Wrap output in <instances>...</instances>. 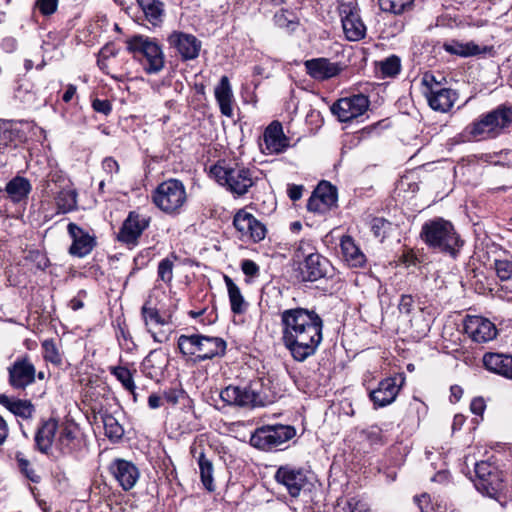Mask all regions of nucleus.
<instances>
[{"label": "nucleus", "instance_id": "obj_47", "mask_svg": "<svg viewBox=\"0 0 512 512\" xmlns=\"http://www.w3.org/2000/svg\"><path fill=\"white\" fill-rule=\"evenodd\" d=\"M16 461L18 464V468L20 469L21 473L25 475L26 478H28L30 481L34 483H38L40 481V476L35 472L29 460H27L22 453L16 454Z\"/></svg>", "mask_w": 512, "mask_h": 512}, {"label": "nucleus", "instance_id": "obj_53", "mask_svg": "<svg viewBox=\"0 0 512 512\" xmlns=\"http://www.w3.org/2000/svg\"><path fill=\"white\" fill-rule=\"evenodd\" d=\"M362 435L371 446L384 444L382 430L378 426H371L367 428L362 431Z\"/></svg>", "mask_w": 512, "mask_h": 512}, {"label": "nucleus", "instance_id": "obj_56", "mask_svg": "<svg viewBox=\"0 0 512 512\" xmlns=\"http://www.w3.org/2000/svg\"><path fill=\"white\" fill-rule=\"evenodd\" d=\"M265 236V226L255 218V223L252 224V227L249 229V232H247L245 237H249L254 242H260L265 238Z\"/></svg>", "mask_w": 512, "mask_h": 512}, {"label": "nucleus", "instance_id": "obj_44", "mask_svg": "<svg viewBox=\"0 0 512 512\" xmlns=\"http://www.w3.org/2000/svg\"><path fill=\"white\" fill-rule=\"evenodd\" d=\"M315 194H317L321 199L325 200L327 204L331 207H334L337 202V191L334 186H332L328 182H321L317 188L315 189Z\"/></svg>", "mask_w": 512, "mask_h": 512}, {"label": "nucleus", "instance_id": "obj_6", "mask_svg": "<svg viewBox=\"0 0 512 512\" xmlns=\"http://www.w3.org/2000/svg\"><path fill=\"white\" fill-rule=\"evenodd\" d=\"M152 201L165 214L178 215L187 202L185 185L178 179L165 180L153 191Z\"/></svg>", "mask_w": 512, "mask_h": 512}, {"label": "nucleus", "instance_id": "obj_48", "mask_svg": "<svg viewBox=\"0 0 512 512\" xmlns=\"http://www.w3.org/2000/svg\"><path fill=\"white\" fill-rule=\"evenodd\" d=\"M343 512H371L370 505L359 496H354L347 499Z\"/></svg>", "mask_w": 512, "mask_h": 512}, {"label": "nucleus", "instance_id": "obj_54", "mask_svg": "<svg viewBox=\"0 0 512 512\" xmlns=\"http://www.w3.org/2000/svg\"><path fill=\"white\" fill-rule=\"evenodd\" d=\"M401 66H375L374 75L379 80L395 78L400 73Z\"/></svg>", "mask_w": 512, "mask_h": 512}, {"label": "nucleus", "instance_id": "obj_28", "mask_svg": "<svg viewBox=\"0 0 512 512\" xmlns=\"http://www.w3.org/2000/svg\"><path fill=\"white\" fill-rule=\"evenodd\" d=\"M215 98L223 115H233V92L227 76H222L215 87Z\"/></svg>", "mask_w": 512, "mask_h": 512}, {"label": "nucleus", "instance_id": "obj_50", "mask_svg": "<svg viewBox=\"0 0 512 512\" xmlns=\"http://www.w3.org/2000/svg\"><path fill=\"white\" fill-rule=\"evenodd\" d=\"M331 206L321 199L315 192L312 193L307 202V209L310 212L325 214L331 210Z\"/></svg>", "mask_w": 512, "mask_h": 512}, {"label": "nucleus", "instance_id": "obj_8", "mask_svg": "<svg viewBox=\"0 0 512 512\" xmlns=\"http://www.w3.org/2000/svg\"><path fill=\"white\" fill-rule=\"evenodd\" d=\"M36 367L28 355H22L8 367V382L15 390H25L36 379Z\"/></svg>", "mask_w": 512, "mask_h": 512}, {"label": "nucleus", "instance_id": "obj_36", "mask_svg": "<svg viewBox=\"0 0 512 512\" xmlns=\"http://www.w3.org/2000/svg\"><path fill=\"white\" fill-rule=\"evenodd\" d=\"M55 202L61 213L73 211L77 206V193L74 189L64 188L58 192Z\"/></svg>", "mask_w": 512, "mask_h": 512}, {"label": "nucleus", "instance_id": "obj_62", "mask_svg": "<svg viewBox=\"0 0 512 512\" xmlns=\"http://www.w3.org/2000/svg\"><path fill=\"white\" fill-rule=\"evenodd\" d=\"M422 84L426 87L425 91H429L432 88H441L440 82H438L435 76L431 73H425L423 75Z\"/></svg>", "mask_w": 512, "mask_h": 512}, {"label": "nucleus", "instance_id": "obj_21", "mask_svg": "<svg viewBox=\"0 0 512 512\" xmlns=\"http://www.w3.org/2000/svg\"><path fill=\"white\" fill-rule=\"evenodd\" d=\"M482 362L489 372L512 380V355L487 352L483 355Z\"/></svg>", "mask_w": 512, "mask_h": 512}, {"label": "nucleus", "instance_id": "obj_27", "mask_svg": "<svg viewBox=\"0 0 512 512\" xmlns=\"http://www.w3.org/2000/svg\"><path fill=\"white\" fill-rule=\"evenodd\" d=\"M340 248L344 260L350 267L360 268L366 264L365 254L356 245L351 236L346 235L341 238Z\"/></svg>", "mask_w": 512, "mask_h": 512}, {"label": "nucleus", "instance_id": "obj_9", "mask_svg": "<svg viewBox=\"0 0 512 512\" xmlns=\"http://www.w3.org/2000/svg\"><path fill=\"white\" fill-rule=\"evenodd\" d=\"M127 50L135 56L142 55L149 64H163L164 53L156 39L143 35H134L126 40Z\"/></svg>", "mask_w": 512, "mask_h": 512}, {"label": "nucleus", "instance_id": "obj_59", "mask_svg": "<svg viewBox=\"0 0 512 512\" xmlns=\"http://www.w3.org/2000/svg\"><path fill=\"white\" fill-rule=\"evenodd\" d=\"M36 6L44 15L53 14L58 6V0H37Z\"/></svg>", "mask_w": 512, "mask_h": 512}, {"label": "nucleus", "instance_id": "obj_35", "mask_svg": "<svg viewBox=\"0 0 512 512\" xmlns=\"http://www.w3.org/2000/svg\"><path fill=\"white\" fill-rule=\"evenodd\" d=\"M198 465L200 470V478L203 486L209 491L215 490L214 478H213V465L212 462L206 458L204 452H201L198 456Z\"/></svg>", "mask_w": 512, "mask_h": 512}, {"label": "nucleus", "instance_id": "obj_7", "mask_svg": "<svg viewBox=\"0 0 512 512\" xmlns=\"http://www.w3.org/2000/svg\"><path fill=\"white\" fill-rule=\"evenodd\" d=\"M296 434L290 425H266L257 428L250 437V444L263 451L277 449Z\"/></svg>", "mask_w": 512, "mask_h": 512}, {"label": "nucleus", "instance_id": "obj_51", "mask_svg": "<svg viewBox=\"0 0 512 512\" xmlns=\"http://www.w3.org/2000/svg\"><path fill=\"white\" fill-rule=\"evenodd\" d=\"M391 229V223L382 217H375L371 220V231L377 238L384 239Z\"/></svg>", "mask_w": 512, "mask_h": 512}, {"label": "nucleus", "instance_id": "obj_20", "mask_svg": "<svg viewBox=\"0 0 512 512\" xmlns=\"http://www.w3.org/2000/svg\"><path fill=\"white\" fill-rule=\"evenodd\" d=\"M446 52L460 57H471L484 54H491L493 46L478 44L474 41L450 40L444 43Z\"/></svg>", "mask_w": 512, "mask_h": 512}, {"label": "nucleus", "instance_id": "obj_5", "mask_svg": "<svg viewBox=\"0 0 512 512\" xmlns=\"http://www.w3.org/2000/svg\"><path fill=\"white\" fill-rule=\"evenodd\" d=\"M210 173L216 181L237 196H243L248 193L258 180V169L256 167H225L222 165H214L210 169Z\"/></svg>", "mask_w": 512, "mask_h": 512}, {"label": "nucleus", "instance_id": "obj_42", "mask_svg": "<svg viewBox=\"0 0 512 512\" xmlns=\"http://www.w3.org/2000/svg\"><path fill=\"white\" fill-rule=\"evenodd\" d=\"M253 223H255V217L245 210H239L233 219V225L241 233L242 237H245L247 232H249Z\"/></svg>", "mask_w": 512, "mask_h": 512}, {"label": "nucleus", "instance_id": "obj_31", "mask_svg": "<svg viewBox=\"0 0 512 512\" xmlns=\"http://www.w3.org/2000/svg\"><path fill=\"white\" fill-rule=\"evenodd\" d=\"M31 188V184L26 178L17 176L6 184L5 191L13 202H20L28 197Z\"/></svg>", "mask_w": 512, "mask_h": 512}, {"label": "nucleus", "instance_id": "obj_26", "mask_svg": "<svg viewBox=\"0 0 512 512\" xmlns=\"http://www.w3.org/2000/svg\"><path fill=\"white\" fill-rule=\"evenodd\" d=\"M58 429V423L55 419L43 421L35 434V445L37 449L44 454H48Z\"/></svg>", "mask_w": 512, "mask_h": 512}, {"label": "nucleus", "instance_id": "obj_49", "mask_svg": "<svg viewBox=\"0 0 512 512\" xmlns=\"http://www.w3.org/2000/svg\"><path fill=\"white\" fill-rule=\"evenodd\" d=\"M494 269L501 281L512 279V262L507 259H495Z\"/></svg>", "mask_w": 512, "mask_h": 512}, {"label": "nucleus", "instance_id": "obj_1", "mask_svg": "<svg viewBox=\"0 0 512 512\" xmlns=\"http://www.w3.org/2000/svg\"><path fill=\"white\" fill-rule=\"evenodd\" d=\"M282 342L295 361L313 356L323 340V320L315 310L296 307L280 313Z\"/></svg>", "mask_w": 512, "mask_h": 512}, {"label": "nucleus", "instance_id": "obj_57", "mask_svg": "<svg viewBox=\"0 0 512 512\" xmlns=\"http://www.w3.org/2000/svg\"><path fill=\"white\" fill-rule=\"evenodd\" d=\"M496 472V469L486 461L477 462L475 464V473L477 477L476 480H482L487 477H491V475H493Z\"/></svg>", "mask_w": 512, "mask_h": 512}, {"label": "nucleus", "instance_id": "obj_15", "mask_svg": "<svg viewBox=\"0 0 512 512\" xmlns=\"http://www.w3.org/2000/svg\"><path fill=\"white\" fill-rule=\"evenodd\" d=\"M109 472L123 490H131L140 477L138 467L132 462L122 458L114 459L109 465Z\"/></svg>", "mask_w": 512, "mask_h": 512}, {"label": "nucleus", "instance_id": "obj_16", "mask_svg": "<svg viewBox=\"0 0 512 512\" xmlns=\"http://www.w3.org/2000/svg\"><path fill=\"white\" fill-rule=\"evenodd\" d=\"M169 46L180 54L182 60L188 61L195 59L201 50V42L191 34L174 31L168 38Z\"/></svg>", "mask_w": 512, "mask_h": 512}, {"label": "nucleus", "instance_id": "obj_61", "mask_svg": "<svg viewBox=\"0 0 512 512\" xmlns=\"http://www.w3.org/2000/svg\"><path fill=\"white\" fill-rule=\"evenodd\" d=\"M92 107L96 112L104 115H108L112 110L111 103L108 100L95 99Z\"/></svg>", "mask_w": 512, "mask_h": 512}, {"label": "nucleus", "instance_id": "obj_24", "mask_svg": "<svg viewBox=\"0 0 512 512\" xmlns=\"http://www.w3.org/2000/svg\"><path fill=\"white\" fill-rule=\"evenodd\" d=\"M0 404L22 420L32 419L36 412L35 406L30 400L20 399L6 394H0Z\"/></svg>", "mask_w": 512, "mask_h": 512}, {"label": "nucleus", "instance_id": "obj_4", "mask_svg": "<svg viewBox=\"0 0 512 512\" xmlns=\"http://www.w3.org/2000/svg\"><path fill=\"white\" fill-rule=\"evenodd\" d=\"M512 124V106L500 105L482 114L466 127V132L477 140L493 139Z\"/></svg>", "mask_w": 512, "mask_h": 512}, {"label": "nucleus", "instance_id": "obj_29", "mask_svg": "<svg viewBox=\"0 0 512 512\" xmlns=\"http://www.w3.org/2000/svg\"><path fill=\"white\" fill-rule=\"evenodd\" d=\"M200 344V361L223 356L227 346L224 339L205 335H202Z\"/></svg>", "mask_w": 512, "mask_h": 512}, {"label": "nucleus", "instance_id": "obj_3", "mask_svg": "<svg viewBox=\"0 0 512 512\" xmlns=\"http://www.w3.org/2000/svg\"><path fill=\"white\" fill-rule=\"evenodd\" d=\"M420 237L430 248L453 256L462 246L453 224L441 217L426 221L422 225Z\"/></svg>", "mask_w": 512, "mask_h": 512}, {"label": "nucleus", "instance_id": "obj_45", "mask_svg": "<svg viewBox=\"0 0 512 512\" xmlns=\"http://www.w3.org/2000/svg\"><path fill=\"white\" fill-rule=\"evenodd\" d=\"M414 0H379L382 11L394 14L402 13Z\"/></svg>", "mask_w": 512, "mask_h": 512}, {"label": "nucleus", "instance_id": "obj_17", "mask_svg": "<svg viewBox=\"0 0 512 512\" xmlns=\"http://www.w3.org/2000/svg\"><path fill=\"white\" fill-rule=\"evenodd\" d=\"M67 231L72 239V244L69 248L70 255L83 258L91 253L96 246L95 237L77 224L70 222L67 226Z\"/></svg>", "mask_w": 512, "mask_h": 512}, {"label": "nucleus", "instance_id": "obj_23", "mask_svg": "<svg viewBox=\"0 0 512 512\" xmlns=\"http://www.w3.org/2000/svg\"><path fill=\"white\" fill-rule=\"evenodd\" d=\"M424 94L431 109L442 113L448 112L457 99L456 93L448 88H432Z\"/></svg>", "mask_w": 512, "mask_h": 512}, {"label": "nucleus", "instance_id": "obj_63", "mask_svg": "<svg viewBox=\"0 0 512 512\" xmlns=\"http://www.w3.org/2000/svg\"><path fill=\"white\" fill-rule=\"evenodd\" d=\"M313 250L314 248L311 245L310 241L301 240L296 250V256L298 258L302 256L306 258V255H308L309 252H313Z\"/></svg>", "mask_w": 512, "mask_h": 512}, {"label": "nucleus", "instance_id": "obj_2", "mask_svg": "<svg viewBox=\"0 0 512 512\" xmlns=\"http://www.w3.org/2000/svg\"><path fill=\"white\" fill-rule=\"evenodd\" d=\"M221 400L230 406L242 408L264 407L275 401L270 381L255 379L244 386L229 385L220 391Z\"/></svg>", "mask_w": 512, "mask_h": 512}, {"label": "nucleus", "instance_id": "obj_18", "mask_svg": "<svg viewBox=\"0 0 512 512\" xmlns=\"http://www.w3.org/2000/svg\"><path fill=\"white\" fill-rule=\"evenodd\" d=\"M401 384L397 383L396 377H388L381 380L376 389L369 393V398L375 408L386 407L393 403L400 391Z\"/></svg>", "mask_w": 512, "mask_h": 512}, {"label": "nucleus", "instance_id": "obj_40", "mask_svg": "<svg viewBox=\"0 0 512 512\" xmlns=\"http://www.w3.org/2000/svg\"><path fill=\"white\" fill-rule=\"evenodd\" d=\"M141 315L145 325H166L168 321L162 317L156 307L151 306V302L147 301L141 308Z\"/></svg>", "mask_w": 512, "mask_h": 512}, {"label": "nucleus", "instance_id": "obj_37", "mask_svg": "<svg viewBox=\"0 0 512 512\" xmlns=\"http://www.w3.org/2000/svg\"><path fill=\"white\" fill-rule=\"evenodd\" d=\"M109 371L122 384L123 388L133 395L134 400H136V385L133 379V373L124 366H112L109 368Z\"/></svg>", "mask_w": 512, "mask_h": 512}, {"label": "nucleus", "instance_id": "obj_10", "mask_svg": "<svg viewBox=\"0 0 512 512\" xmlns=\"http://www.w3.org/2000/svg\"><path fill=\"white\" fill-rule=\"evenodd\" d=\"M149 224V216L137 211H131L124 220L117 239L129 247H135L142 233L149 227Z\"/></svg>", "mask_w": 512, "mask_h": 512}, {"label": "nucleus", "instance_id": "obj_58", "mask_svg": "<svg viewBox=\"0 0 512 512\" xmlns=\"http://www.w3.org/2000/svg\"><path fill=\"white\" fill-rule=\"evenodd\" d=\"M398 310L401 314L409 315L414 310V299L410 294H402L398 303Z\"/></svg>", "mask_w": 512, "mask_h": 512}, {"label": "nucleus", "instance_id": "obj_11", "mask_svg": "<svg viewBox=\"0 0 512 512\" xmlns=\"http://www.w3.org/2000/svg\"><path fill=\"white\" fill-rule=\"evenodd\" d=\"M368 96L356 94L350 97L339 99L333 104L331 110L341 122H349L362 116L369 108Z\"/></svg>", "mask_w": 512, "mask_h": 512}, {"label": "nucleus", "instance_id": "obj_55", "mask_svg": "<svg viewBox=\"0 0 512 512\" xmlns=\"http://www.w3.org/2000/svg\"><path fill=\"white\" fill-rule=\"evenodd\" d=\"M15 135L8 122H0V149L7 147Z\"/></svg>", "mask_w": 512, "mask_h": 512}, {"label": "nucleus", "instance_id": "obj_46", "mask_svg": "<svg viewBox=\"0 0 512 512\" xmlns=\"http://www.w3.org/2000/svg\"><path fill=\"white\" fill-rule=\"evenodd\" d=\"M274 22L279 28L286 29L287 31H294L298 25L294 15L284 10L274 15Z\"/></svg>", "mask_w": 512, "mask_h": 512}, {"label": "nucleus", "instance_id": "obj_14", "mask_svg": "<svg viewBox=\"0 0 512 512\" xmlns=\"http://www.w3.org/2000/svg\"><path fill=\"white\" fill-rule=\"evenodd\" d=\"M278 484L283 485L291 497L299 496L307 483V476L302 468L291 465L280 466L274 476Z\"/></svg>", "mask_w": 512, "mask_h": 512}, {"label": "nucleus", "instance_id": "obj_43", "mask_svg": "<svg viewBox=\"0 0 512 512\" xmlns=\"http://www.w3.org/2000/svg\"><path fill=\"white\" fill-rule=\"evenodd\" d=\"M42 349L43 357L46 361H49L55 365H60L62 363L61 354L54 340L47 339L43 341Z\"/></svg>", "mask_w": 512, "mask_h": 512}, {"label": "nucleus", "instance_id": "obj_60", "mask_svg": "<svg viewBox=\"0 0 512 512\" xmlns=\"http://www.w3.org/2000/svg\"><path fill=\"white\" fill-rule=\"evenodd\" d=\"M241 269L246 276L256 277L259 275V266L250 259L241 262Z\"/></svg>", "mask_w": 512, "mask_h": 512}, {"label": "nucleus", "instance_id": "obj_38", "mask_svg": "<svg viewBox=\"0 0 512 512\" xmlns=\"http://www.w3.org/2000/svg\"><path fill=\"white\" fill-rule=\"evenodd\" d=\"M101 419L104 425L105 435L111 441H118L123 437L124 429L112 414L104 413L101 415Z\"/></svg>", "mask_w": 512, "mask_h": 512}, {"label": "nucleus", "instance_id": "obj_34", "mask_svg": "<svg viewBox=\"0 0 512 512\" xmlns=\"http://www.w3.org/2000/svg\"><path fill=\"white\" fill-rule=\"evenodd\" d=\"M476 489L489 497H496V495L503 489V481L500 479L498 473H494L491 477L475 481Z\"/></svg>", "mask_w": 512, "mask_h": 512}, {"label": "nucleus", "instance_id": "obj_39", "mask_svg": "<svg viewBox=\"0 0 512 512\" xmlns=\"http://www.w3.org/2000/svg\"><path fill=\"white\" fill-rule=\"evenodd\" d=\"M305 70L308 75L318 81L335 77L341 71L339 66H305Z\"/></svg>", "mask_w": 512, "mask_h": 512}, {"label": "nucleus", "instance_id": "obj_25", "mask_svg": "<svg viewBox=\"0 0 512 512\" xmlns=\"http://www.w3.org/2000/svg\"><path fill=\"white\" fill-rule=\"evenodd\" d=\"M79 428L74 423H66L61 426L58 437L56 439L57 447L64 454L74 452L80 445Z\"/></svg>", "mask_w": 512, "mask_h": 512}, {"label": "nucleus", "instance_id": "obj_33", "mask_svg": "<svg viewBox=\"0 0 512 512\" xmlns=\"http://www.w3.org/2000/svg\"><path fill=\"white\" fill-rule=\"evenodd\" d=\"M201 334L180 335L178 338V348L183 355L196 356L200 361V343Z\"/></svg>", "mask_w": 512, "mask_h": 512}, {"label": "nucleus", "instance_id": "obj_52", "mask_svg": "<svg viewBox=\"0 0 512 512\" xmlns=\"http://www.w3.org/2000/svg\"><path fill=\"white\" fill-rule=\"evenodd\" d=\"M101 167L103 172L106 174L107 182L113 181L114 175L118 174L120 170L119 163L113 157H105L102 160Z\"/></svg>", "mask_w": 512, "mask_h": 512}, {"label": "nucleus", "instance_id": "obj_30", "mask_svg": "<svg viewBox=\"0 0 512 512\" xmlns=\"http://www.w3.org/2000/svg\"><path fill=\"white\" fill-rule=\"evenodd\" d=\"M223 279L227 287L231 311L234 314L244 313L247 310L248 303L245 301L240 288L228 275H224Z\"/></svg>", "mask_w": 512, "mask_h": 512}, {"label": "nucleus", "instance_id": "obj_41", "mask_svg": "<svg viewBox=\"0 0 512 512\" xmlns=\"http://www.w3.org/2000/svg\"><path fill=\"white\" fill-rule=\"evenodd\" d=\"M170 257H166L162 259L157 268V277L158 281H162L167 285H170L173 280V269H174V260L177 259L175 255Z\"/></svg>", "mask_w": 512, "mask_h": 512}, {"label": "nucleus", "instance_id": "obj_22", "mask_svg": "<svg viewBox=\"0 0 512 512\" xmlns=\"http://www.w3.org/2000/svg\"><path fill=\"white\" fill-rule=\"evenodd\" d=\"M329 261L316 252H309L301 268L303 280L314 282L326 276Z\"/></svg>", "mask_w": 512, "mask_h": 512}, {"label": "nucleus", "instance_id": "obj_12", "mask_svg": "<svg viewBox=\"0 0 512 512\" xmlns=\"http://www.w3.org/2000/svg\"><path fill=\"white\" fill-rule=\"evenodd\" d=\"M340 16L344 35L349 41H359L366 35V25L364 24L359 10L351 3L342 4L340 7Z\"/></svg>", "mask_w": 512, "mask_h": 512}, {"label": "nucleus", "instance_id": "obj_13", "mask_svg": "<svg viewBox=\"0 0 512 512\" xmlns=\"http://www.w3.org/2000/svg\"><path fill=\"white\" fill-rule=\"evenodd\" d=\"M465 333L477 343L493 340L497 335V328L489 319L482 316H466L464 320Z\"/></svg>", "mask_w": 512, "mask_h": 512}, {"label": "nucleus", "instance_id": "obj_32", "mask_svg": "<svg viewBox=\"0 0 512 512\" xmlns=\"http://www.w3.org/2000/svg\"><path fill=\"white\" fill-rule=\"evenodd\" d=\"M144 13L145 19L153 26H158L163 21L164 8L160 0H136Z\"/></svg>", "mask_w": 512, "mask_h": 512}, {"label": "nucleus", "instance_id": "obj_19", "mask_svg": "<svg viewBox=\"0 0 512 512\" xmlns=\"http://www.w3.org/2000/svg\"><path fill=\"white\" fill-rule=\"evenodd\" d=\"M264 147L262 151L266 154H279L289 147V139L283 133V127L280 122L273 121L265 129Z\"/></svg>", "mask_w": 512, "mask_h": 512}, {"label": "nucleus", "instance_id": "obj_64", "mask_svg": "<svg viewBox=\"0 0 512 512\" xmlns=\"http://www.w3.org/2000/svg\"><path fill=\"white\" fill-rule=\"evenodd\" d=\"M303 186L291 184L288 185L287 193L292 201H297L302 197Z\"/></svg>", "mask_w": 512, "mask_h": 512}]
</instances>
